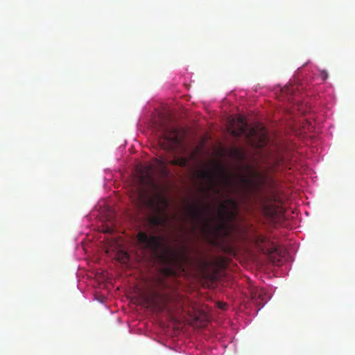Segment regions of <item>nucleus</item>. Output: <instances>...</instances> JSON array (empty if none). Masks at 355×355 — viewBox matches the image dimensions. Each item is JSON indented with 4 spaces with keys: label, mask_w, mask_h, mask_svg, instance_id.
Wrapping results in <instances>:
<instances>
[{
    "label": "nucleus",
    "mask_w": 355,
    "mask_h": 355,
    "mask_svg": "<svg viewBox=\"0 0 355 355\" xmlns=\"http://www.w3.org/2000/svg\"><path fill=\"white\" fill-rule=\"evenodd\" d=\"M137 239L142 248L148 250L153 254H157L162 249L164 241L162 236L148 235L142 231L137 233Z\"/></svg>",
    "instance_id": "7"
},
{
    "label": "nucleus",
    "mask_w": 355,
    "mask_h": 355,
    "mask_svg": "<svg viewBox=\"0 0 355 355\" xmlns=\"http://www.w3.org/2000/svg\"><path fill=\"white\" fill-rule=\"evenodd\" d=\"M235 153L236 154V156L239 158H243V155L242 153V152L238 149L235 150Z\"/></svg>",
    "instance_id": "16"
},
{
    "label": "nucleus",
    "mask_w": 355,
    "mask_h": 355,
    "mask_svg": "<svg viewBox=\"0 0 355 355\" xmlns=\"http://www.w3.org/2000/svg\"><path fill=\"white\" fill-rule=\"evenodd\" d=\"M251 296L252 300L261 306H263L268 299L266 291L260 288H254L251 293Z\"/></svg>",
    "instance_id": "11"
},
{
    "label": "nucleus",
    "mask_w": 355,
    "mask_h": 355,
    "mask_svg": "<svg viewBox=\"0 0 355 355\" xmlns=\"http://www.w3.org/2000/svg\"><path fill=\"white\" fill-rule=\"evenodd\" d=\"M272 161L276 167H288L291 168L288 155L285 153H278L272 157Z\"/></svg>",
    "instance_id": "12"
},
{
    "label": "nucleus",
    "mask_w": 355,
    "mask_h": 355,
    "mask_svg": "<svg viewBox=\"0 0 355 355\" xmlns=\"http://www.w3.org/2000/svg\"><path fill=\"white\" fill-rule=\"evenodd\" d=\"M230 134L234 137L243 136L248 141L254 148H261L268 142V137L264 128L258 127L249 128L245 119L243 116L237 119L236 126L234 129L230 128Z\"/></svg>",
    "instance_id": "4"
},
{
    "label": "nucleus",
    "mask_w": 355,
    "mask_h": 355,
    "mask_svg": "<svg viewBox=\"0 0 355 355\" xmlns=\"http://www.w3.org/2000/svg\"><path fill=\"white\" fill-rule=\"evenodd\" d=\"M259 201L263 214L269 218H274L277 213L281 211L279 197L274 191L271 192L270 195L261 196Z\"/></svg>",
    "instance_id": "5"
},
{
    "label": "nucleus",
    "mask_w": 355,
    "mask_h": 355,
    "mask_svg": "<svg viewBox=\"0 0 355 355\" xmlns=\"http://www.w3.org/2000/svg\"><path fill=\"white\" fill-rule=\"evenodd\" d=\"M293 91H294L293 86H287V87H285L282 89V92L284 93V94H293Z\"/></svg>",
    "instance_id": "14"
},
{
    "label": "nucleus",
    "mask_w": 355,
    "mask_h": 355,
    "mask_svg": "<svg viewBox=\"0 0 355 355\" xmlns=\"http://www.w3.org/2000/svg\"><path fill=\"white\" fill-rule=\"evenodd\" d=\"M124 257L125 259L128 260V254L126 253L124 254Z\"/></svg>",
    "instance_id": "19"
},
{
    "label": "nucleus",
    "mask_w": 355,
    "mask_h": 355,
    "mask_svg": "<svg viewBox=\"0 0 355 355\" xmlns=\"http://www.w3.org/2000/svg\"><path fill=\"white\" fill-rule=\"evenodd\" d=\"M158 141L163 149L175 151L181 143L180 132L174 128L165 129L159 137Z\"/></svg>",
    "instance_id": "6"
},
{
    "label": "nucleus",
    "mask_w": 355,
    "mask_h": 355,
    "mask_svg": "<svg viewBox=\"0 0 355 355\" xmlns=\"http://www.w3.org/2000/svg\"><path fill=\"white\" fill-rule=\"evenodd\" d=\"M153 167L151 164H144L137 167V172L139 176V181L142 185L152 186L154 189L157 188L153 177Z\"/></svg>",
    "instance_id": "10"
},
{
    "label": "nucleus",
    "mask_w": 355,
    "mask_h": 355,
    "mask_svg": "<svg viewBox=\"0 0 355 355\" xmlns=\"http://www.w3.org/2000/svg\"><path fill=\"white\" fill-rule=\"evenodd\" d=\"M173 165H178L182 167H184L188 164V160L184 157H174L171 162Z\"/></svg>",
    "instance_id": "13"
},
{
    "label": "nucleus",
    "mask_w": 355,
    "mask_h": 355,
    "mask_svg": "<svg viewBox=\"0 0 355 355\" xmlns=\"http://www.w3.org/2000/svg\"><path fill=\"white\" fill-rule=\"evenodd\" d=\"M168 259L169 262L179 267H182L184 263L193 262V259L188 254L186 246H182L179 250H169Z\"/></svg>",
    "instance_id": "9"
},
{
    "label": "nucleus",
    "mask_w": 355,
    "mask_h": 355,
    "mask_svg": "<svg viewBox=\"0 0 355 355\" xmlns=\"http://www.w3.org/2000/svg\"><path fill=\"white\" fill-rule=\"evenodd\" d=\"M138 203L141 207H146L155 214L149 218L152 226H164L166 222V211L169 206L166 196L160 192H156L153 196H149L144 190L138 193Z\"/></svg>",
    "instance_id": "3"
},
{
    "label": "nucleus",
    "mask_w": 355,
    "mask_h": 355,
    "mask_svg": "<svg viewBox=\"0 0 355 355\" xmlns=\"http://www.w3.org/2000/svg\"><path fill=\"white\" fill-rule=\"evenodd\" d=\"M112 232V229L110 227H108L107 230H106V232H107V233H111Z\"/></svg>",
    "instance_id": "18"
},
{
    "label": "nucleus",
    "mask_w": 355,
    "mask_h": 355,
    "mask_svg": "<svg viewBox=\"0 0 355 355\" xmlns=\"http://www.w3.org/2000/svg\"><path fill=\"white\" fill-rule=\"evenodd\" d=\"M216 173L209 170H200L198 177L207 182V191H212L216 194L220 193L218 184L229 189L240 195L243 200L250 202L252 196L257 193L266 182V177L259 172H253L252 177L239 176V181L235 184L233 176L220 165L216 166Z\"/></svg>",
    "instance_id": "1"
},
{
    "label": "nucleus",
    "mask_w": 355,
    "mask_h": 355,
    "mask_svg": "<svg viewBox=\"0 0 355 355\" xmlns=\"http://www.w3.org/2000/svg\"><path fill=\"white\" fill-rule=\"evenodd\" d=\"M145 302L160 310L167 309L168 304L178 300V297L171 296L169 293L161 294L157 291H150L144 296Z\"/></svg>",
    "instance_id": "8"
},
{
    "label": "nucleus",
    "mask_w": 355,
    "mask_h": 355,
    "mask_svg": "<svg viewBox=\"0 0 355 355\" xmlns=\"http://www.w3.org/2000/svg\"><path fill=\"white\" fill-rule=\"evenodd\" d=\"M209 208L207 205L204 207L191 205L187 210V215L191 221L196 225L202 221L207 230L216 239L227 236L230 232V223L233 222L237 216V202L234 199L227 198L220 203L218 210V217L220 222L214 225L209 223L210 219L207 216Z\"/></svg>",
    "instance_id": "2"
},
{
    "label": "nucleus",
    "mask_w": 355,
    "mask_h": 355,
    "mask_svg": "<svg viewBox=\"0 0 355 355\" xmlns=\"http://www.w3.org/2000/svg\"><path fill=\"white\" fill-rule=\"evenodd\" d=\"M160 164L163 167V173L167 175L168 174V171L167 170V168H166V163L164 160H161L160 161Z\"/></svg>",
    "instance_id": "15"
},
{
    "label": "nucleus",
    "mask_w": 355,
    "mask_h": 355,
    "mask_svg": "<svg viewBox=\"0 0 355 355\" xmlns=\"http://www.w3.org/2000/svg\"><path fill=\"white\" fill-rule=\"evenodd\" d=\"M160 284L163 289H165L168 287V285L166 283L162 282L161 281H160Z\"/></svg>",
    "instance_id": "17"
}]
</instances>
